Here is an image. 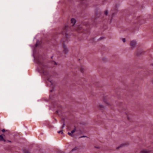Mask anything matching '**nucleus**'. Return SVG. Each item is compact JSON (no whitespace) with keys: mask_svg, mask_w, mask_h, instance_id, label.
Here are the masks:
<instances>
[{"mask_svg":"<svg viewBox=\"0 0 153 153\" xmlns=\"http://www.w3.org/2000/svg\"><path fill=\"white\" fill-rule=\"evenodd\" d=\"M68 26L67 25H65L64 27L62 29L61 32V33L63 35H65V36L67 37L68 35L66 33V32L68 29Z\"/></svg>","mask_w":153,"mask_h":153,"instance_id":"1","label":"nucleus"},{"mask_svg":"<svg viewBox=\"0 0 153 153\" xmlns=\"http://www.w3.org/2000/svg\"><path fill=\"white\" fill-rule=\"evenodd\" d=\"M137 42L135 40H133L131 41L130 43V45L131 48L132 49H133L136 46Z\"/></svg>","mask_w":153,"mask_h":153,"instance_id":"2","label":"nucleus"},{"mask_svg":"<svg viewBox=\"0 0 153 153\" xmlns=\"http://www.w3.org/2000/svg\"><path fill=\"white\" fill-rule=\"evenodd\" d=\"M76 131V128L75 127V128L71 131V132H69L68 133V134L71 137H75L76 136V134H74V133Z\"/></svg>","mask_w":153,"mask_h":153,"instance_id":"3","label":"nucleus"},{"mask_svg":"<svg viewBox=\"0 0 153 153\" xmlns=\"http://www.w3.org/2000/svg\"><path fill=\"white\" fill-rule=\"evenodd\" d=\"M63 47L64 48L63 51V53L65 54H68L69 51L68 50L67 47L64 45V44H63Z\"/></svg>","mask_w":153,"mask_h":153,"instance_id":"4","label":"nucleus"},{"mask_svg":"<svg viewBox=\"0 0 153 153\" xmlns=\"http://www.w3.org/2000/svg\"><path fill=\"white\" fill-rule=\"evenodd\" d=\"M83 132V128L80 129H78V130L77 131V135H80L81 134H82Z\"/></svg>","mask_w":153,"mask_h":153,"instance_id":"5","label":"nucleus"},{"mask_svg":"<svg viewBox=\"0 0 153 153\" xmlns=\"http://www.w3.org/2000/svg\"><path fill=\"white\" fill-rule=\"evenodd\" d=\"M87 124V123L85 122H82L80 123L79 124V126L80 127H83L85 126Z\"/></svg>","mask_w":153,"mask_h":153,"instance_id":"6","label":"nucleus"},{"mask_svg":"<svg viewBox=\"0 0 153 153\" xmlns=\"http://www.w3.org/2000/svg\"><path fill=\"white\" fill-rule=\"evenodd\" d=\"M71 25L72 26H74L76 22V20L75 19L72 18L71 20Z\"/></svg>","mask_w":153,"mask_h":153,"instance_id":"7","label":"nucleus"},{"mask_svg":"<svg viewBox=\"0 0 153 153\" xmlns=\"http://www.w3.org/2000/svg\"><path fill=\"white\" fill-rule=\"evenodd\" d=\"M79 71L82 73H84L85 71V67L82 66L81 65L80 66V68L79 69Z\"/></svg>","mask_w":153,"mask_h":153,"instance_id":"8","label":"nucleus"},{"mask_svg":"<svg viewBox=\"0 0 153 153\" xmlns=\"http://www.w3.org/2000/svg\"><path fill=\"white\" fill-rule=\"evenodd\" d=\"M0 141H5V140L4 139L2 135H0Z\"/></svg>","mask_w":153,"mask_h":153,"instance_id":"9","label":"nucleus"},{"mask_svg":"<svg viewBox=\"0 0 153 153\" xmlns=\"http://www.w3.org/2000/svg\"><path fill=\"white\" fill-rule=\"evenodd\" d=\"M141 153H149V152L146 150H143L141 151Z\"/></svg>","mask_w":153,"mask_h":153,"instance_id":"10","label":"nucleus"},{"mask_svg":"<svg viewBox=\"0 0 153 153\" xmlns=\"http://www.w3.org/2000/svg\"><path fill=\"white\" fill-rule=\"evenodd\" d=\"M23 153H30L26 149H24L23 150Z\"/></svg>","mask_w":153,"mask_h":153,"instance_id":"11","label":"nucleus"},{"mask_svg":"<svg viewBox=\"0 0 153 153\" xmlns=\"http://www.w3.org/2000/svg\"><path fill=\"white\" fill-rule=\"evenodd\" d=\"M76 147H75L74 148L72 149L71 151V152H76Z\"/></svg>","mask_w":153,"mask_h":153,"instance_id":"12","label":"nucleus"},{"mask_svg":"<svg viewBox=\"0 0 153 153\" xmlns=\"http://www.w3.org/2000/svg\"><path fill=\"white\" fill-rule=\"evenodd\" d=\"M83 59V57H80V58H79L78 59V61L80 62H81L82 61Z\"/></svg>","mask_w":153,"mask_h":153,"instance_id":"13","label":"nucleus"},{"mask_svg":"<svg viewBox=\"0 0 153 153\" xmlns=\"http://www.w3.org/2000/svg\"><path fill=\"white\" fill-rule=\"evenodd\" d=\"M82 29V27L79 26H77V31L78 30H80Z\"/></svg>","mask_w":153,"mask_h":153,"instance_id":"14","label":"nucleus"},{"mask_svg":"<svg viewBox=\"0 0 153 153\" xmlns=\"http://www.w3.org/2000/svg\"><path fill=\"white\" fill-rule=\"evenodd\" d=\"M99 108H100V109H102L103 108H104V107L103 105H99Z\"/></svg>","mask_w":153,"mask_h":153,"instance_id":"15","label":"nucleus"},{"mask_svg":"<svg viewBox=\"0 0 153 153\" xmlns=\"http://www.w3.org/2000/svg\"><path fill=\"white\" fill-rule=\"evenodd\" d=\"M65 126V124L64 123H63L62 126L61 128V129H63Z\"/></svg>","mask_w":153,"mask_h":153,"instance_id":"16","label":"nucleus"},{"mask_svg":"<svg viewBox=\"0 0 153 153\" xmlns=\"http://www.w3.org/2000/svg\"><path fill=\"white\" fill-rule=\"evenodd\" d=\"M125 145L124 144H122L120 146H118V147H117V148H116V149H119L120 148V147H121L123 146H124Z\"/></svg>","mask_w":153,"mask_h":153,"instance_id":"17","label":"nucleus"},{"mask_svg":"<svg viewBox=\"0 0 153 153\" xmlns=\"http://www.w3.org/2000/svg\"><path fill=\"white\" fill-rule=\"evenodd\" d=\"M58 133L59 134L61 133V134H62L63 133L62 129H61L60 131H58Z\"/></svg>","mask_w":153,"mask_h":153,"instance_id":"18","label":"nucleus"},{"mask_svg":"<svg viewBox=\"0 0 153 153\" xmlns=\"http://www.w3.org/2000/svg\"><path fill=\"white\" fill-rule=\"evenodd\" d=\"M104 14L106 15H107L108 14V11L107 10H106Z\"/></svg>","mask_w":153,"mask_h":153,"instance_id":"19","label":"nucleus"},{"mask_svg":"<svg viewBox=\"0 0 153 153\" xmlns=\"http://www.w3.org/2000/svg\"><path fill=\"white\" fill-rule=\"evenodd\" d=\"M47 68V67L46 66H44V65H43L42 67V69L43 70L44 69V68Z\"/></svg>","mask_w":153,"mask_h":153,"instance_id":"20","label":"nucleus"},{"mask_svg":"<svg viewBox=\"0 0 153 153\" xmlns=\"http://www.w3.org/2000/svg\"><path fill=\"white\" fill-rule=\"evenodd\" d=\"M87 137L86 136H82L80 137H79V138H81Z\"/></svg>","mask_w":153,"mask_h":153,"instance_id":"21","label":"nucleus"},{"mask_svg":"<svg viewBox=\"0 0 153 153\" xmlns=\"http://www.w3.org/2000/svg\"><path fill=\"white\" fill-rule=\"evenodd\" d=\"M122 40L123 42L124 43L126 42V39L125 38H123Z\"/></svg>","mask_w":153,"mask_h":153,"instance_id":"22","label":"nucleus"},{"mask_svg":"<svg viewBox=\"0 0 153 153\" xmlns=\"http://www.w3.org/2000/svg\"><path fill=\"white\" fill-rule=\"evenodd\" d=\"M105 103H106V104H107V105L108 106H111V104L110 103H109L106 102Z\"/></svg>","mask_w":153,"mask_h":153,"instance_id":"23","label":"nucleus"},{"mask_svg":"<svg viewBox=\"0 0 153 153\" xmlns=\"http://www.w3.org/2000/svg\"><path fill=\"white\" fill-rule=\"evenodd\" d=\"M1 131L3 132H5V130L4 129H3Z\"/></svg>","mask_w":153,"mask_h":153,"instance_id":"24","label":"nucleus"},{"mask_svg":"<svg viewBox=\"0 0 153 153\" xmlns=\"http://www.w3.org/2000/svg\"><path fill=\"white\" fill-rule=\"evenodd\" d=\"M95 148H96L98 149L100 148V147H99V146H97V147L95 146Z\"/></svg>","mask_w":153,"mask_h":153,"instance_id":"25","label":"nucleus"},{"mask_svg":"<svg viewBox=\"0 0 153 153\" xmlns=\"http://www.w3.org/2000/svg\"><path fill=\"white\" fill-rule=\"evenodd\" d=\"M152 83L153 84V79L152 80Z\"/></svg>","mask_w":153,"mask_h":153,"instance_id":"26","label":"nucleus"},{"mask_svg":"<svg viewBox=\"0 0 153 153\" xmlns=\"http://www.w3.org/2000/svg\"><path fill=\"white\" fill-rule=\"evenodd\" d=\"M43 73L45 74H45V72L44 71H43Z\"/></svg>","mask_w":153,"mask_h":153,"instance_id":"27","label":"nucleus"},{"mask_svg":"<svg viewBox=\"0 0 153 153\" xmlns=\"http://www.w3.org/2000/svg\"><path fill=\"white\" fill-rule=\"evenodd\" d=\"M8 141L9 142H11L10 141V140H8Z\"/></svg>","mask_w":153,"mask_h":153,"instance_id":"28","label":"nucleus"},{"mask_svg":"<svg viewBox=\"0 0 153 153\" xmlns=\"http://www.w3.org/2000/svg\"><path fill=\"white\" fill-rule=\"evenodd\" d=\"M36 46H37V43L36 44Z\"/></svg>","mask_w":153,"mask_h":153,"instance_id":"29","label":"nucleus"},{"mask_svg":"<svg viewBox=\"0 0 153 153\" xmlns=\"http://www.w3.org/2000/svg\"><path fill=\"white\" fill-rule=\"evenodd\" d=\"M50 82L51 83V84H52V82L51 81H50Z\"/></svg>","mask_w":153,"mask_h":153,"instance_id":"30","label":"nucleus"},{"mask_svg":"<svg viewBox=\"0 0 153 153\" xmlns=\"http://www.w3.org/2000/svg\"><path fill=\"white\" fill-rule=\"evenodd\" d=\"M56 112H57V113H58V111H57Z\"/></svg>","mask_w":153,"mask_h":153,"instance_id":"31","label":"nucleus"}]
</instances>
